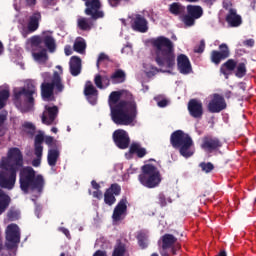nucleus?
<instances>
[{
  "label": "nucleus",
  "instance_id": "obj_47",
  "mask_svg": "<svg viewBox=\"0 0 256 256\" xmlns=\"http://www.w3.org/2000/svg\"><path fill=\"white\" fill-rule=\"evenodd\" d=\"M102 61H109V56H107V54H105L103 52L100 53L99 56H98V59H97V62H96L97 69H99L100 63H102Z\"/></svg>",
  "mask_w": 256,
  "mask_h": 256
},
{
  "label": "nucleus",
  "instance_id": "obj_46",
  "mask_svg": "<svg viewBox=\"0 0 256 256\" xmlns=\"http://www.w3.org/2000/svg\"><path fill=\"white\" fill-rule=\"evenodd\" d=\"M45 143L48 147H53V149H57V141L53 138V136H47L45 138Z\"/></svg>",
  "mask_w": 256,
  "mask_h": 256
},
{
  "label": "nucleus",
  "instance_id": "obj_9",
  "mask_svg": "<svg viewBox=\"0 0 256 256\" xmlns=\"http://www.w3.org/2000/svg\"><path fill=\"white\" fill-rule=\"evenodd\" d=\"M187 14L182 17V21L186 27H193L196 19L203 17V7L199 5H188L186 7Z\"/></svg>",
  "mask_w": 256,
  "mask_h": 256
},
{
  "label": "nucleus",
  "instance_id": "obj_22",
  "mask_svg": "<svg viewBox=\"0 0 256 256\" xmlns=\"http://www.w3.org/2000/svg\"><path fill=\"white\" fill-rule=\"evenodd\" d=\"M39 21H41V13L35 12L30 16L28 21V33H35L39 29Z\"/></svg>",
  "mask_w": 256,
  "mask_h": 256
},
{
  "label": "nucleus",
  "instance_id": "obj_23",
  "mask_svg": "<svg viewBox=\"0 0 256 256\" xmlns=\"http://www.w3.org/2000/svg\"><path fill=\"white\" fill-rule=\"evenodd\" d=\"M70 73L73 77L81 75V59L79 56H72L70 59Z\"/></svg>",
  "mask_w": 256,
  "mask_h": 256
},
{
  "label": "nucleus",
  "instance_id": "obj_16",
  "mask_svg": "<svg viewBox=\"0 0 256 256\" xmlns=\"http://www.w3.org/2000/svg\"><path fill=\"white\" fill-rule=\"evenodd\" d=\"M58 115H59V107H57L56 105L54 106L46 105L45 110L41 117L42 123L44 125H53Z\"/></svg>",
  "mask_w": 256,
  "mask_h": 256
},
{
  "label": "nucleus",
  "instance_id": "obj_32",
  "mask_svg": "<svg viewBox=\"0 0 256 256\" xmlns=\"http://www.w3.org/2000/svg\"><path fill=\"white\" fill-rule=\"evenodd\" d=\"M237 68V61L233 60V59H228L224 64H222V66L220 67V73H222V75H225L227 77V75H229V73L227 71H233L234 69Z\"/></svg>",
  "mask_w": 256,
  "mask_h": 256
},
{
  "label": "nucleus",
  "instance_id": "obj_26",
  "mask_svg": "<svg viewBox=\"0 0 256 256\" xmlns=\"http://www.w3.org/2000/svg\"><path fill=\"white\" fill-rule=\"evenodd\" d=\"M162 247L164 248H177L175 244L177 243V237L173 234H164L161 237Z\"/></svg>",
  "mask_w": 256,
  "mask_h": 256
},
{
  "label": "nucleus",
  "instance_id": "obj_44",
  "mask_svg": "<svg viewBox=\"0 0 256 256\" xmlns=\"http://www.w3.org/2000/svg\"><path fill=\"white\" fill-rule=\"evenodd\" d=\"M19 217H20L19 211L15 210V209H10L7 212L8 221H18Z\"/></svg>",
  "mask_w": 256,
  "mask_h": 256
},
{
  "label": "nucleus",
  "instance_id": "obj_31",
  "mask_svg": "<svg viewBox=\"0 0 256 256\" xmlns=\"http://www.w3.org/2000/svg\"><path fill=\"white\" fill-rule=\"evenodd\" d=\"M110 79L113 85H119V83H125V79H127V75L125 71L121 69H117L111 76Z\"/></svg>",
  "mask_w": 256,
  "mask_h": 256
},
{
  "label": "nucleus",
  "instance_id": "obj_29",
  "mask_svg": "<svg viewBox=\"0 0 256 256\" xmlns=\"http://www.w3.org/2000/svg\"><path fill=\"white\" fill-rule=\"evenodd\" d=\"M11 203V197L0 189V215H3Z\"/></svg>",
  "mask_w": 256,
  "mask_h": 256
},
{
  "label": "nucleus",
  "instance_id": "obj_43",
  "mask_svg": "<svg viewBox=\"0 0 256 256\" xmlns=\"http://www.w3.org/2000/svg\"><path fill=\"white\" fill-rule=\"evenodd\" d=\"M177 254V248H165L161 246L160 249V255L161 256H171V255H176Z\"/></svg>",
  "mask_w": 256,
  "mask_h": 256
},
{
  "label": "nucleus",
  "instance_id": "obj_40",
  "mask_svg": "<svg viewBox=\"0 0 256 256\" xmlns=\"http://www.w3.org/2000/svg\"><path fill=\"white\" fill-rule=\"evenodd\" d=\"M170 13H172V15H181V13H183V6L177 2L172 3L170 5Z\"/></svg>",
  "mask_w": 256,
  "mask_h": 256
},
{
  "label": "nucleus",
  "instance_id": "obj_11",
  "mask_svg": "<svg viewBox=\"0 0 256 256\" xmlns=\"http://www.w3.org/2000/svg\"><path fill=\"white\" fill-rule=\"evenodd\" d=\"M223 147V141L219 137L206 135L202 138L201 149L206 153H217Z\"/></svg>",
  "mask_w": 256,
  "mask_h": 256
},
{
  "label": "nucleus",
  "instance_id": "obj_38",
  "mask_svg": "<svg viewBox=\"0 0 256 256\" xmlns=\"http://www.w3.org/2000/svg\"><path fill=\"white\" fill-rule=\"evenodd\" d=\"M116 196L114 194H112L111 192L109 191H105L104 193V203L106 205H108L109 207L115 205L116 201H117V198H115Z\"/></svg>",
  "mask_w": 256,
  "mask_h": 256
},
{
  "label": "nucleus",
  "instance_id": "obj_62",
  "mask_svg": "<svg viewBox=\"0 0 256 256\" xmlns=\"http://www.w3.org/2000/svg\"><path fill=\"white\" fill-rule=\"evenodd\" d=\"M157 73H159V68L152 67V71L148 72V75H156Z\"/></svg>",
  "mask_w": 256,
  "mask_h": 256
},
{
  "label": "nucleus",
  "instance_id": "obj_37",
  "mask_svg": "<svg viewBox=\"0 0 256 256\" xmlns=\"http://www.w3.org/2000/svg\"><path fill=\"white\" fill-rule=\"evenodd\" d=\"M10 92L7 89H3L0 91V111L7 105V101L10 97Z\"/></svg>",
  "mask_w": 256,
  "mask_h": 256
},
{
  "label": "nucleus",
  "instance_id": "obj_58",
  "mask_svg": "<svg viewBox=\"0 0 256 256\" xmlns=\"http://www.w3.org/2000/svg\"><path fill=\"white\" fill-rule=\"evenodd\" d=\"M32 165H33V167H39L41 165V158L36 157L35 159H33Z\"/></svg>",
  "mask_w": 256,
  "mask_h": 256
},
{
  "label": "nucleus",
  "instance_id": "obj_17",
  "mask_svg": "<svg viewBox=\"0 0 256 256\" xmlns=\"http://www.w3.org/2000/svg\"><path fill=\"white\" fill-rule=\"evenodd\" d=\"M84 95L90 105H97V97L99 96V91L91 81H87L84 86Z\"/></svg>",
  "mask_w": 256,
  "mask_h": 256
},
{
  "label": "nucleus",
  "instance_id": "obj_34",
  "mask_svg": "<svg viewBox=\"0 0 256 256\" xmlns=\"http://www.w3.org/2000/svg\"><path fill=\"white\" fill-rule=\"evenodd\" d=\"M136 239L141 249H147V232H145V230H140L137 233Z\"/></svg>",
  "mask_w": 256,
  "mask_h": 256
},
{
  "label": "nucleus",
  "instance_id": "obj_60",
  "mask_svg": "<svg viewBox=\"0 0 256 256\" xmlns=\"http://www.w3.org/2000/svg\"><path fill=\"white\" fill-rule=\"evenodd\" d=\"M91 185L94 189H96V191H99V189H101V185H99V183H97V181L95 180L91 181Z\"/></svg>",
  "mask_w": 256,
  "mask_h": 256
},
{
  "label": "nucleus",
  "instance_id": "obj_8",
  "mask_svg": "<svg viewBox=\"0 0 256 256\" xmlns=\"http://www.w3.org/2000/svg\"><path fill=\"white\" fill-rule=\"evenodd\" d=\"M21 243V228L15 223L9 224L5 229V244L7 251H17Z\"/></svg>",
  "mask_w": 256,
  "mask_h": 256
},
{
  "label": "nucleus",
  "instance_id": "obj_36",
  "mask_svg": "<svg viewBox=\"0 0 256 256\" xmlns=\"http://www.w3.org/2000/svg\"><path fill=\"white\" fill-rule=\"evenodd\" d=\"M86 49L87 43L85 42V39L81 38L80 40H76L74 42V51H76V53L83 54L85 53Z\"/></svg>",
  "mask_w": 256,
  "mask_h": 256
},
{
  "label": "nucleus",
  "instance_id": "obj_35",
  "mask_svg": "<svg viewBox=\"0 0 256 256\" xmlns=\"http://www.w3.org/2000/svg\"><path fill=\"white\" fill-rule=\"evenodd\" d=\"M235 75L239 79H242V77H245V75H247V63L240 62L238 65L236 64Z\"/></svg>",
  "mask_w": 256,
  "mask_h": 256
},
{
  "label": "nucleus",
  "instance_id": "obj_42",
  "mask_svg": "<svg viewBox=\"0 0 256 256\" xmlns=\"http://www.w3.org/2000/svg\"><path fill=\"white\" fill-rule=\"evenodd\" d=\"M199 167L204 173H211L215 169V165L211 162H201Z\"/></svg>",
  "mask_w": 256,
  "mask_h": 256
},
{
  "label": "nucleus",
  "instance_id": "obj_50",
  "mask_svg": "<svg viewBox=\"0 0 256 256\" xmlns=\"http://www.w3.org/2000/svg\"><path fill=\"white\" fill-rule=\"evenodd\" d=\"M34 154L36 157H43V145L34 146Z\"/></svg>",
  "mask_w": 256,
  "mask_h": 256
},
{
  "label": "nucleus",
  "instance_id": "obj_21",
  "mask_svg": "<svg viewBox=\"0 0 256 256\" xmlns=\"http://www.w3.org/2000/svg\"><path fill=\"white\" fill-rule=\"evenodd\" d=\"M226 23L229 27H240V25L243 24V18H241V15L237 14V9H229L228 14L226 15Z\"/></svg>",
  "mask_w": 256,
  "mask_h": 256
},
{
  "label": "nucleus",
  "instance_id": "obj_41",
  "mask_svg": "<svg viewBox=\"0 0 256 256\" xmlns=\"http://www.w3.org/2000/svg\"><path fill=\"white\" fill-rule=\"evenodd\" d=\"M106 191L117 197L121 195V185L117 183L111 184L110 187L106 189Z\"/></svg>",
  "mask_w": 256,
  "mask_h": 256
},
{
  "label": "nucleus",
  "instance_id": "obj_5",
  "mask_svg": "<svg viewBox=\"0 0 256 256\" xmlns=\"http://www.w3.org/2000/svg\"><path fill=\"white\" fill-rule=\"evenodd\" d=\"M170 145L179 151L184 159H189L195 155V143L193 138L183 130H176L170 136Z\"/></svg>",
  "mask_w": 256,
  "mask_h": 256
},
{
  "label": "nucleus",
  "instance_id": "obj_61",
  "mask_svg": "<svg viewBox=\"0 0 256 256\" xmlns=\"http://www.w3.org/2000/svg\"><path fill=\"white\" fill-rule=\"evenodd\" d=\"M28 7H35L37 5V0H26Z\"/></svg>",
  "mask_w": 256,
  "mask_h": 256
},
{
  "label": "nucleus",
  "instance_id": "obj_57",
  "mask_svg": "<svg viewBox=\"0 0 256 256\" xmlns=\"http://www.w3.org/2000/svg\"><path fill=\"white\" fill-rule=\"evenodd\" d=\"M60 231L65 234V236L68 238V239H71V233L69 232V229L65 228V227H62L60 228Z\"/></svg>",
  "mask_w": 256,
  "mask_h": 256
},
{
  "label": "nucleus",
  "instance_id": "obj_64",
  "mask_svg": "<svg viewBox=\"0 0 256 256\" xmlns=\"http://www.w3.org/2000/svg\"><path fill=\"white\" fill-rule=\"evenodd\" d=\"M216 1L217 0H203V3H206V5L212 7V5H214Z\"/></svg>",
  "mask_w": 256,
  "mask_h": 256
},
{
  "label": "nucleus",
  "instance_id": "obj_59",
  "mask_svg": "<svg viewBox=\"0 0 256 256\" xmlns=\"http://www.w3.org/2000/svg\"><path fill=\"white\" fill-rule=\"evenodd\" d=\"M93 256H107V251L105 250H97Z\"/></svg>",
  "mask_w": 256,
  "mask_h": 256
},
{
  "label": "nucleus",
  "instance_id": "obj_12",
  "mask_svg": "<svg viewBox=\"0 0 256 256\" xmlns=\"http://www.w3.org/2000/svg\"><path fill=\"white\" fill-rule=\"evenodd\" d=\"M113 141L118 149H128L131 144L129 134L123 129H118L113 132Z\"/></svg>",
  "mask_w": 256,
  "mask_h": 256
},
{
  "label": "nucleus",
  "instance_id": "obj_33",
  "mask_svg": "<svg viewBox=\"0 0 256 256\" xmlns=\"http://www.w3.org/2000/svg\"><path fill=\"white\" fill-rule=\"evenodd\" d=\"M129 153L131 155H137V157H139V159H143V157H145V155H147V150L145 148H141V145H139L137 143H133V144H131V146L129 148Z\"/></svg>",
  "mask_w": 256,
  "mask_h": 256
},
{
  "label": "nucleus",
  "instance_id": "obj_48",
  "mask_svg": "<svg viewBox=\"0 0 256 256\" xmlns=\"http://www.w3.org/2000/svg\"><path fill=\"white\" fill-rule=\"evenodd\" d=\"M94 83L98 89H103V77L101 75H96L94 78Z\"/></svg>",
  "mask_w": 256,
  "mask_h": 256
},
{
  "label": "nucleus",
  "instance_id": "obj_53",
  "mask_svg": "<svg viewBox=\"0 0 256 256\" xmlns=\"http://www.w3.org/2000/svg\"><path fill=\"white\" fill-rule=\"evenodd\" d=\"M92 195L95 199H103V192L101 190L94 191Z\"/></svg>",
  "mask_w": 256,
  "mask_h": 256
},
{
  "label": "nucleus",
  "instance_id": "obj_52",
  "mask_svg": "<svg viewBox=\"0 0 256 256\" xmlns=\"http://www.w3.org/2000/svg\"><path fill=\"white\" fill-rule=\"evenodd\" d=\"M159 204L161 207H165L167 205V199L165 198V195L160 194L158 197Z\"/></svg>",
  "mask_w": 256,
  "mask_h": 256
},
{
  "label": "nucleus",
  "instance_id": "obj_6",
  "mask_svg": "<svg viewBox=\"0 0 256 256\" xmlns=\"http://www.w3.org/2000/svg\"><path fill=\"white\" fill-rule=\"evenodd\" d=\"M35 95H37V86L34 81H28L24 87L14 90V104L16 107H33L35 105Z\"/></svg>",
  "mask_w": 256,
  "mask_h": 256
},
{
  "label": "nucleus",
  "instance_id": "obj_3",
  "mask_svg": "<svg viewBox=\"0 0 256 256\" xmlns=\"http://www.w3.org/2000/svg\"><path fill=\"white\" fill-rule=\"evenodd\" d=\"M151 55L158 67L173 69L175 67V45L171 39L158 36L150 40Z\"/></svg>",
  "mask_w": 256,
  "mask_h": 256
},
{
  "label": "nucleus",
  "instance_id": "obj_15",
  "mask_svg": "<svg viewBox=\"0 0 256 256\" xmlns=\"http://www.w3.org/2000/svg\"><path fill=\"white\" fill-rule=\"evenodd\" d=\"M127 198H122L115 206L112 214L113 223H119L127 215Z\"/></svg>",
  "mask_w": 256,
  "mask_h": 256
},
{
  "label": "nucleus",
  "instance_id": "obj_20",
  "mask_svg": "<svg viewBox=\"0 0 256 256\" xmlns=\"http://www.w3.org/2000/svg\"><path fill=\"white\" fill-rule=\"evenodd\" d=\"M177 67L178 71L182 75H189L191 71H193V68L191 67V61L189 60V57L185 54H180L177 57Z\"/></svg>",
  "mask_w": 256,
  "mask_h": 256
},
{
  "label": "nucleus",
  "instance_id": "obj_10",
  "mask_svg": "<svg viewBox=\"0 0 256 256\" xmlns=\"http://www.w3.org/2000/svg\"><path fill=\"white\" fill-rule=\"evenodd\" d=\"M86 5V9L84 10L85 15H88L94 21L97 19H103L105 17V13L101 11V0H83Z\"/></svg>",
  "mask_w": 256,
  "mask_h": 256
},
{
  "label": "nucleus",
  "instance_id": "obj_14",
  "mask_svg": "<svg viewBox=\"0 0 256 256\" xmlns=\"http://www.w3.org/2000/svg\"><path fill=\"white\" fill-rule=\"evenodd\" d=\"M219 49L220 51L213 50L210 55L211 62L214 63V65H219L221 61H225V59H228L229 55H231L227 44H220Z\"/></svg>",
  "mask_w": 256,
  "mask_h": 256
},
{
  "label": "nucleus",
  "instance_id": "obj_27",
  "mask_svg": "<svg viewBox=\"0 0 256 256\" xmlns=\"http://www.w3.org/2000/svg\"><path fill=\"white\" fill-rule=\"evenodd\" d=\"M112 256H130L129 252L127 251V245L121 242V240H118L114 246Z\"/></svg>",
  "mask_w": 256,
  "mask_h": 256
},
{
  "label": "nucleus",
  "instance_id": "obj_30",
  "mask_svg": "<svg viewBox=\"0 0 256 256\" xmlns=\"http://www.w3.org/2000/svg\"><path fill=\"white\" fill-rule=\"evenodd\" d=\"M77 27L80 31H91L93 29V22L89 18L80 17L77 19Z\"/></svg>",
  "mask_w": 256,
  "mask_h": 256
},
{
  "label": "nucleus",
  "instance_id": "obj_39",
  "mask_svg": "<svg viewBox=\"0 0 256 256\" xmlns=\"http://www.w3.org/2000/svg\"><path fill=\"white\" fill-rule=\"evenodd\" d=\"M41 44H43V36H32L30 38V45L33 49H41Z\"/></svg>",
  "mask_w": 256,
  "mask_h": 256
},
{
  "label": "nucleus",
  "instance_id": "obj_49",
  "mask_svg": "<svg viewBox=\"0 0 256 256\" xmlns=\"http://www.w3.org/2000/svg\"><path fill=\"white\" fill-rule=\"evenodd\" d=\"M43 141H45L43 134H37L34 139V146L43 145Z\"/></svg>",
  "mask_w": 256,
  "mask_h": 256
},
{
  "label": "nucleus",
  "instance_id": "obj_45",
  "mask_svg": "<svg viewBox=\"0 0 256 256\" xmlns=\"http://www.w3.org/2000/svg\"><path fill=\"white\" fill-rule=\"evenodd\" d=\"M23 128H24V131L28 133V135H35L36 128H35V125H33V123L25 122L23 124Z\"/></svg>",
  "mask_w": 256,
  "mask_h": 256
},
{
  "label": "nucleus",
  "instance_id": "obj_28",
  "mask_svg": "<svg viewBox=\"0 0 256 256\" xmlns=\"http://www.w3.org/2000/svg\"><path fill=\"white\" fill-rule=\"evenodd\" d=\"M59 155V148H51L48 150L47 161L50 167H55V165H57Z\"/></svg>",
  "mask_w": 256,
  "mask_h": 256
},
{
  "label": "nucleus",
  "instance_id": "obj_7",
  "mask_svg": "<svg viewBox=\"0 0 256 256\" xmlns=\"http://www.w3.org/2000/svg\"><path fill=\"white\" fill-rule=\"evenodd\" d=\"M141 171L138 180L143 187H147V189H155V187H159L161 183V172H159L157 167L152 164H145L141 167Z\"/></svg>",
  "mask_w": 256,
  "mask_h": 256
},
{
  "label": "nucleus",
  "instance_id": "obj_24",
  "mask_svg": "<svg viewBox=\"0 0 256 256\" xmlns=\"http://www.w3.org/2000/svg\"><path fill=\"white\" fill-rule=\"evenodd\" d=\"M32 57L37 63H47L49 56L47 55V48L40 47V51L37 52V48L32 49Z\"/></svg>",
  "mask_w": 256,
  "mask_h": 256
},
{
  "label": "nucleus",
  "instance_id": "obj_54",
  "mask_svg": "<svg viewBox=\"0 0 256 256\" xmlns=\"http://www.w3.org/2000/svg\"><path fill=\"white\" fill-rule=\"evenodd\" d=\"M243 45H244L245 47H254V46H255V40H253V39L245 40V41L243 42Z\"/></svg>",
  "mask_w": 256,
  "mask_h": 256
},
{
  "label": "nucleus",
  "instance_id": "obj_55",
  "mask_svg": "<svg viewBox=\"0 0 256 256\" xmlns=\"http://www.w3.org/2000/svg\"><path fill=\"white\" fill-rule=\"evenodd\" d=\"M102 83L105 87H109V85H111V78H109L108 76H103Z\"/></svg>",
  "mask_w": 256,
  "mask_h": 256
},
{
  "label": "nucleus",
  "instance_id": "obj_13",
  "mask_svg": "<svg viewBox=\"0 0 256 256\" xmlns=\"http://www.w3.org/2000/svg\"><path fill=\"white\" fill-rule=\"evenodd\" d=\"M224 109H227L225 98L218 93L214 94L212 100L208 104L209 113H221Z\"/></svg>",
  "mask_w": 256,
  "mask_h": 256
},
{
  "label": "nucleus",
  "instance_id": "obj_19",
  "mask_svg": "<svg viewBox=\"0 0 256 256\" xmlns=\"http://www.w3.org/2000/svg\"><path fill=\"white\" fill-rule=\"evenodd\" d=\"M131 27L133 31H138V33H147L149 27L147 26V19H145L141 14H136L131 20Z\"/></svg>",
  "mask_w": 256,
  "mask_h": 256
},
{
  "label": "nucleus",
  "instance_id": "obj_1",
  "mask_svg": "<svg viewBox=\"0 0 256 256\" xmlns=\"http://www.w3.org/2000/svg\"><path fill=\"white\" fill-rule=\"evenodd\" d=\"M24 164L21 149L17 147L9 148L6 156L0 160V187L11 191L17 183V173L20 171V189L23 193H29V189L43 193L45 178L41 174L36 175L33 167H23Z\"/></svg>",
  "mask_w": 256,
  "mask_h": 256
},
{
  "label": "nucleus",
  "instance_id": "obj_56",
  "mask_svg": "<svg viewBox=\"0 0 256 256\" xmlns=\"http://www.w3.org/2000/svg\"><path fill=\"white\" fill-rule=\"evenodd\" d=\"M158 107H167V105H169V101L167 99H162L160 101H158L157 103Z\"/></svg>",
  "mask_w": 256,
  "mask_h": 256
},
{
  "label": "nucleus",
  "instance_id": "obj_4",
  "mask_svg": "<svg viewBox=\"0 0 256 256\" xmlns=\"http://www.w3.org/2000/svg\"><path fill=\"white\" fill-rule=\"evenodd\" d=\"M43 77L44 81L40 86L42 99L53 101L55 95L65 91V84H63V78H61L59 72L55 71L52 76L49 73H44Z\"/></svg>",
  "mask_w": 256,
  "mask_h": 256
},
{
  "label": "nucleus",
  "instance_id": "obj_51",
  "mask_svg": "<svg viewBox=\"0 0 256 256\" xmlns=\"http://www.w3.org/2000/svg\"><path fill=\"white\" fill-rule=\"evenodd\" d=\"M194 51L195 53H203V51H205V40H201L200 44L195 47Z\"/></svg>",
  "mask_w": 256,
  "mask_h": 256
},
{
  "label": "nucleus",
  "instance_id": "obj_18",
  "mask_svg": "<svg viewBox=\"0 0 256 256\" xmlns=\"http://www.w3.org/2000/svg\"><path fill=\"white\" fill-rule=\"evenodd\" d=\"M188 111L194 119H201L203 117V103L197 99L189 100Z\"/></svg>",
  "mask_w": 256,
  "mask_h": 256
},
{
  "label": "nucleus",
  "instance_id": "obj_2",
  "mask_svg": "<svg viewBox=\"0 0 256 256\" xmlns=\"http://www.w3.org/2000/svg\"><path fill=\"white\" fill-rule=\"evenodd\" d=\"M108 103L112 121L116 125H131L137 119V102L127 90L110 93Z\"/></svg>",
  "mask_w": 256,
  "mask_h": 256
},
{
  "label": "nucleus",
  "instance_id": "obj_63",
  "mask_svg": "<svg viewBox=\"0 0 256 256\" xmlns=\"http://www.w3.org/2000/svg\"><path fill=\"white\" fill-rule=\"evenodd\" d=\"M65 55L69 56V55H72L73 51L71 50V47L69 46H66L65 49Z\"/></svg>",
  "mask_w": 256,
  "mask_h": 256
},
{
  "label": "nucleus",
  "instance_id": "obj_25",
  "mask_svg": "<svg viewBox=\"0 0 256 256\" xmlns=\"http://www.w3.org/2000/svg\"><path fill=\"white\" fill-rule=\"evenodd\" d=\"M42 43L49 51V53H55L57 50V44L55 43V38L49 34L42 35Z\"/></svg>",
  "mask_w": 256,
  "mask_h": 256
}]
</instances>
